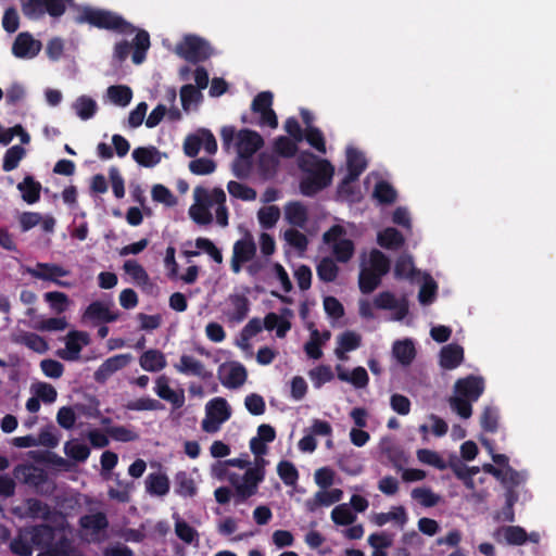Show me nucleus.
Listing matches in <instances>:
<instances>
[{"label":"nucleus","mask_w":556,"mask_h":556,"mask_svg":"<svg viewBox=\"0 0 556 556\" xmlns=\"http://www.w3.org/2000/svg\"><path fill=\"white\" fill-rule=\"evenodd\" d=\"M295 140L280 136L275 140V151L283 157H293L298 152V146Z\"/></svg>","instance_id":"774afa93"},{"label":"nucleus","mask_w":556,"mask_h":556,"mask_svg":"<svg viewBox=\"0 0 556 556\" xmlns=\"http://www.w3.org/2000/svg\"><path fill=\"white\" fill-rule=\"evenodd\" d=\"M390 266V260L384 253L377 249L370 251L368 268L383 277L389 273Z\"/></svg>","instance_id":"de8ad7c7"},{"label":"nucleus","mask_w":556,"mask_h":556,"mask_svg":"<svg viewBox=\"0 0 556 556\" xmlns=\"http://www.w3.org/2000/svg\"><path fill=\"white\" fill-rule=\"evenodd\" d=\"M354 243L350 239H341L333 244V254L336 260L341 263L349 262L354 254Z\"/></svg>","instance_id":"69168bd1"},{"label":"nucleus","mask_w":556,"mask_h":556,"mask_svg":"<svg viewBox=\"0 0 556 556\" xmlns=\"http://www.w3.org/2000/svg\"><path fill=\"white\" fill-rule=\"evenodd\" d=\"M195 203L190 206L189 215L199 225H210L213 216L210 208L213 206L212 192L204 187L198 186L193 190Z\"/></svg>","instance_id":"423d86ee"},{"label":"nucleus","mask_w":556,"mask_h":556,"mask_svg":"<svg viewBox=\"0 0 556 556\" xmlns=\"http://www.w3.org/2000/svg\"><path fill=\"white\" fill-rule=\"evenodd\" d=\"M213 205L217 204L215 214L216 223L222 226H228V208L226 206V193L222 188H214L212 190Z\"/></svg>","instance_id":"37998d69"},{"label":"nucleus","mask_w":556,"mask_h":556,"mask_svg":"<svg viewBox=\"0 0 556 556\" xmlns=\"http://www.w3.org/2000/svg\"><path fill=\"white\" fill-rule=\"evenodd\" d=\"M65 454L78 463H84L90 455V448L87 444L77 441H68L64 446Z\"/></svg>","instance_id":"864d4df0"},{"label":"nucleus","mask_w":556,"mask_h":556,"mask_svg":"<svg viewBox=\"0 0 556 556\" xmlns=\"http://www.w3.org/2000/svg\"><path fill=\"white\" fill-rule=\"evenodd\" d=\"M175 492L182 497H193L197 494L194 480L186 471H178L174 478Z\"/></svg>","instance_id":"79ce46f5"},{"label":"nucleus","mask_w":556,"mask_h":556,"mask_svg":"<svg viewBox=\"0 0 556 556\" xmlns=\"http://www.w3.org/2000/svg\"><path fill=\"white\" fill-rule=\"evenodd\" d=\"M237 138V152L240 155L252 157L264 146L262 136L251 129H241Z\"/></svg>","instance_id":"dca6fc26"},{"label":"nucleus","mask_w":556,"mask_h":556,"mask_svg":"<svg viewBox=\"0 0 556 556\" xmlns=\"http://www.w3.org/2000/svg\"><path fill=\"white\" fill-rule=\"evenodd\" d=\"M229 301L232 306V311L228 314L229 320L232 323L243 321L250 311L249 299L243 294H231Z\"/></svg>","instance_id":"f704fd0d"},{"label":"nucleus","mask_w":556,"mask_h":556,"mask_svg":"<svg viewBox=\"0 0 556 556\" xmlns=\"http://www.w3.org/2000/svg\"><path fill=\"white\" fill-rule=\"evenodd\" d=\"M108 97L114 104L126 106L131 101L132 90L126 85L110 86L108 88Z\"/></svg>","instance_id":"a18cd8bd"},{"label":"nucleus","mask_w":556,"mask_h":556,"mask_svg":"<svg viewBox=\"0 0 556 556\" xmlns=\"http://www.w3.org/2000/svg\"><path fill=\"white\" fill-rule=\"evenodd\" d=\"M464 361V349L459 344H447L441 349L440 365L444 369H455Z\"/></svg>","instance_id":"5701e85b"},{"label":"nucleus","mask_w":556,"mask_h":556,"mask_svg":"<svg viewBox=\"0 0 556 556\" xmlns=\"http://www.w3.org/2000/svg\"><path fill=\"white\" fill-rule=\"evenodd\" d=\"M25 534L29 536L33 546L48 548L54 540V529L47 525H36L25 529Z\"/></svg>","instance_id":"4be33fe9"},{"label":"nucleus","mask_w":556,"mask_h":556,"mask_svg":"<svg viewBox=\"0 0 556 556\" xmlns=\"http://www.w3.org/2000/svg\"><path fill=\"white\" fill-rule=\"evenodd\" d=\"M481 428L490 433H495L498 428V410L493 406L484 407L480 417Z\"/></svg>","instance_id":"052dcab7"},{"label":"nucleus","mask_w":556,"mask_h":556,"mask_svg":"<svg viewBox=\"0 0 556 556\" xmlns=\"http://www.w3.org/2000/svg\"><path fill=\"white\" fill-rule=\"evenodd\" d=\"M454 391L456 395L476 402L484 391V380L473 375L459 378L454 384Z\"/></svg>","instance_id":"9d476101"},{"label":"nucleus","mask_w":556,"mask_h":556,"mask_svg":"<svg viewBox=\"0 0 556 556\" xmlns=\"http://www.w3.org/2000/svg\"><path fill=\"white\" fill-rule=\"evenodd\" d=\"M12 513L21 519L50 520L52 516L50 506L35 497L26 498L22 505L14 507Z\"/></svg>","instance_id":"6e6552de"},{"label":"nucleus","mask_w":556,"mask_h":556,"mask_svg":"<svg viewBox=\"0 0 556 556\" xmlns=\"http://www.w3.org/2000/svg\"><path fill=\"white\" fill-rule=\"evenodd\" d=\"M119 312H112L110 304L102 301L91 302L83 314V320H88L93 324H109L118 320Z\"/></svg>","instance_id":"f8f14e48"},{"label":"nucleus","mask_w":556,"mask_h":556,"mask_svg":"<svg viewBox=\"0 0 556 556\" xmlns=\"http://www.w3.org/2000/svg\"><path fill=\"white\" fill-rule=\"evenodd\" d=\"M285 217L290 225L304 228L308 220V211L301 202L291 201L285 206Z\"/></svg>","instance_id":"b1692460"},{"label":"nucleus","mask_w":556,"mask_h":556,"mask_svg":"<svg viewBox=\"0 0 556 556\" xmlns=\"http://www.w3.org/2000/svg\"><path fill=\"white\" fill-rule=\"evenodd\" d=\"M252 168V157L240 154H238L231 165V170L238 179H247L251 175Z\"/></svg>","instance_id":"e2e57ef3"},{"label":"nucleus","mask_w":556,"mask_h":556,"mask_svg":"<svg viewBox=\"0 0 556 556\" xmlns=\"http://www.w3.org/2000/svg\"><path fill=\"white\" fill-rule=\"evenodd\" d=\"M41 41L35 39L31 34L20 33L12 46V53L18 59H33L40 52Z\"/></svg>","instance_id":"ddd939ff"},{"label":"nucleus","mask_w":556,"mask_h":556,"mask_svg":"<svg viewBox=\"0 0 556 556\" xmlns=\"http://www.w3.org/2000/svg\"><path fill=\"white\" fill-rule=\"evenodd\" d=\"M263 326L268 331L276 330V336L280 339L285 338L291 329V323L289 320L273 312L265 316Z\"/></svg>","instance_id":"a19ab883"},{"label":"nucleus","mask_w":556,"mask_h":556,"mask_svg":"<svg viewBox=\"0 0 556 556\" xmlns=\"http://www.w3.org/2000/svg\"><path fill=\"white\" fill-rule=\"evenodd\" d=\"M298 165L307 175L334 170V167L328 160L319 159L312 152H302L298 159Z\"/></svg>","instance_id":"aec40b11"},{"label":"nucleus","mask_w":556,"mask_h":556,"mask_svg":"<svg viewBox=\"0 0 556 556\" xmlns=\"http://www.w3.org/2000/svg\"><path fill=\"white\" fill-rule=\"evenodd\" d=\"M248 378V371L245 367L238 362L231 363L229 370L224 379H222L223 386L228 389H238L244 384Z\"/></svg>","instance_id":"72a5a7b5"},{"label":"nucleus","mask_w":556,"mask_h":556,"mask_svg":"<svg viewBox=\"0 0 556 556\" xmlns=\"http://www.w3.org/2000/svg\"><path fill=\"white\" fill-rule=\"evenodd\" d=\"M36 439L38 441V445L54 448L60 442V434L53 425H48L40 430L38 438Z\"/></svg>","instance_id":"0e129e2a"},{"label":"nucleus","mask_w":556,"mask_h":556,"mask_svg":"<svg viewBox=\"0 0 556 556\" xmlns=\"http://www.w3.org/2000/svg\"><path fill=\"white\" fill-rule=\"evenodd\" d=\"M72 108L77 116L83 121L92 118L98 111L97 102L91 97L85 94L78 97L74 101Z\"/></svg>","instance_id":"58836bf2"},{"label":"nucleus","mask_w":556,"mask_h":556,"mask_svg":"<svg viewBox=\"0 0 556 556\" xmlns=\"http://www.w3.org/2000/svg\"><path fill=\"white\" fill-rule=\"evenodd\" d=\"M382 276L363 266L358 275V288L363 294H369L381 283Z\"/></svg>","instance_id":"4c0bfd02"},{"label":"nucleus","mask_w":556,"mask_h":556,"mask_svg":"<svg viewBox=\"0 0 556 556\" xmlns=\"http://www.w3.org/2000/svg\"><path fill=\"white\" fill-rule=\"evenodd\" d=\"M25 149L18 144L9 148L3 156V170L11 172L15 169L18 166L21 160L25 156Z\"/></svg>","instance_id":"5fc2aeb1"},{"label":"nucleus","mask_w":556,"mask_h":556,"mask_svg":"<svg viewBox=\"0 0 556 556\" xmlns=\"http://www.w3.org/2000/svg\"><path fill=\"white\" fill-rule=\"evenodd\" d=\"M14 477L30 486H40L47 482V473L43 469L29 464H20L13 470Z\"/></svg>","instance_id":"6ab92c4d"},{"label":"nucleus","mask_w":556,"mask_h":556,"mask_svg":"<svg viewBox=\"0 0 556 556\" xmlns=\"http://www.w3.org/2000/svg\"><path fill=\"white\" fill-rule=\"evenodd\" d=\"M231 412L224 397H215L206 404V418L202 421V429L212 433L218 430L219 425L230 418Z\"/></svg>","instance_id":"39448f33"},{"label":"nucleus","mask_w":556,"mask_h":556,"mask_svg":"<svg viewBox=\"0 0 556 556\" xmlns=\"http://www.w3.org/2000/svg\"><path fill=\"white\" fill-rule=\"evenodd\" d=\"M389 521H394L395 525H397L401 529H403L404 526L408 521V516H407L405 507L394 506V507H392L391 511L378 513V514H375L372 517V522L378 527H382L386 523H388Z\"/></svg>","instance_id":"cd10ccee"},{"label":"nucleus","mask_w":556,"mask_h":556,"mask_svg":"<svg viewBox=\"0 0 556 556\" xmlns=\"http://www.w3.org/2000/svg\"><path fill=\"white\" fill-rule=\"evenodd\" d=\"M90 342L89 334L85 331L72 330L67 334L66 351L60 353V356L67 361H76L79 357L83 345Z\"/></svg>","instance_id":"412c9836"},{"label":"nucleus","mask_w":556,"mask_h":556,"mask_svg":"<svg viewBox=\"0 0 556 556\" xmlns=\"http://www.w3.org/2000/svg\"><path fill=\"white\" fill-rule=\"evenodd\" d=\"M174 368L182 375L195 376L202 380H208L213 376L212 371L207 370L201 361L187 354L180 356L179 363H176Z\"/></svg>","instance_id":"f3484780"},{"label":"nucleus","mask_w":556,"mask_h":556,"mask_svg":"<svg viewBox=\"0 0 556 556\" xmlns=\"http://www.w3.org/2000/svg\"><path fill=\"white\" fill-rule=\"evenodd\" d=\"M73 0H27L23 4V13L30 20H39L48 13L52 17L62 16Z\"/></svg>","instance_id":"20e7f679"},{"label":"nucleus","mask_w":556,"mask_h":556,"mask_svg":"<svg viewBox=\"0 0 556 556\" xmlns=\"http://www.w3.org/2000/svg\"><path fill=\"white\" fill-rule=\"evenodd\" d=\"M131 48H134L131 60L135 64H141L147 56L150 48V35L144 29H139L132 40Z\"/></svg>","instance_id":"473e14b6"},{"label":"nucleus","mask_w":556,"mask_h":556,"mask_svg":"<svg viewBox=\"0 0 556 556\" xmlns=\"http://www.w3.org/2000/svg\"><path fill=\"white\" fill-rule=\"evenodd\" d=\"M333 174L334 170H327L306 175L300 181L301 193L305 197L315 195L331 184Z\"/></svg>","instance_id":"2eb2a0df"},{"label":"nucleus","mask_w":556,"mask_h":556,"mask_svg":"<svg viewBox=\"0 0 556 556\" xmlns=\"http://www.w3.org/2000/svg\"><path fill=\"white\" fill-rule=\"evenodd\" d=\"M139 364L143 370L151 372L160 371L167 365L165 355L155 349L143 352L139 358Z\"/></svg>","instance_id":"bb28decb"},{"label":"nucleus","mask_w":556,"mask_h":556,"mask_svg":"<svg viewBox=\"0 0 556 556\" xmlns=\"http://www.w3.org/2000/svg\"><path fill=\"white\" fill-rule=\"evenodd\" d=\"M20 343L39 354L46 353L49 349L48 342L35 332H25L21 336Z\"/></svg>","instance_id":"13d9d810"},{"label":"nucleus","mask_w":556,"mask_h":556,"mask_svg":"<svg viewBox=\"0 0 556 556\" xmlns=\"http://www.w3.org/2000/svg\"><path fill=\"white\" fill-rule=\"evenodd\" d=\"M26 271L36 279L51 281L60 287L67 288L71 286L68 282L59 279L68 276L70 271L58 264L38 262L36 267H27Z\"/></svg>","instance_id":"1a4fd4ad"},{"label":"nucleus","mask_w":556,"mask_h":556,"mask_svg":"<svg viewBox=\"0 0 556 556\" xmlns=\"http://www.w3.org/2000/svg\"><path fill=\"white\" fill-rule=\"evenodd\" d=\"M280 217V210L276 205L262 207L257 213V218L264 229L273 228Z\"/></svg>","instance_id":"bf43d9fd"},{"label":"nucleus","mask_w":556,"mask_h":556,"mask_svg":"<svg viewBox=\"0 0 556 556\" xmlns=\"http://www.w3.org/2000/svg\"><path fill=\"white\" fill-rule=\"evenodd\" d=\"M277 473L286 485L293 486L299 480V471L293 463L281 460L277 465Z\"/></svg>","instance_id":"3c124183"},{"label":"nucleus","mask_w":556,"mask_h":556,"mask_svg":"<svg viewBox=\"0 0 556 556\" xmlns=\"http://www.w3.org/2000/svg\"><path fill=\"white\" fill-rule=\"evenodd\" d=\"M415 276L414 262L410 255L402 254L397 257L394 266L396 279H409Z\"/></svg>","instance_id":"09e8293b"},{"label":"nucleus","mask_w":556,"mask_h":556,"mask_svg":"<svg viewBox=\"0 0 556 556\" xmlns=\"http://www.w3.org/2000/svg\"><path fill=\"white\" fill-rule=\"evenodd\" d=\"M78 24H89L99 29H105L122 35H131L136 31V27L126 21L121 14L92 7H84L80 9L76 17Z\"/></svg>","instance_id":"f257e3e1"},{"label":"nucleus","mask_w":556,"mask_h":556,"mask_svg":"<svg viewBox=\"0 0 556 556\" xmlns=\"http://www.w3.org/2000/svg\"><path fill=\"white\" fill-rule=\"evenodd\" d=\"M131 155L143 167H154L162 159L161 152L153 146L136 148Z\"/></svg>","instance_id":"c756f323"},{"label":"nucleus","mask_w":556,"mask_h":556,"mask_svg":"<svg viewBox=\"0 0 556 556\" xmlns=\"http://www.w3.org/2000/svg\"><path fill=\"white\" fill-rule=\"evenodd\" d=\"M331 519L336 525L349 526L355 521L356 516L346 504H340L332 509Z\"/></svg>","instance_id":"338daca9"},{"label":"nucleus","mask_w":556,"mask_h":556,"mask_svg":"<svg viewBox=\"0 0 556 556\" xmlns=\"http://www.w3.org/2000/svg\"><path fill=\"white\" fill-rule=\"evenodd\" d=\"M374 195L381 204H392L396 200L395 189L387 181H379L375 186Z\"/></svg>","instance_id":"680f3d73"},{"label":"nucleus","mask_w":556,"mask_h":556,"mask_svg":"<svg viewBox=\"0 0 556 556\" xmlns=\"http://www.w3.org/2000/svg\"><path fill=\"white\" fill-rule=\"evenodd\" d=\"M392 354L401 365L408 366L416 356V349L413 341L409 339L395 341L392 348Z\"/></svg>","instance_id":"2f4dec72"},{"label":"nucleus","mask_w":556,"mask_h":556,"mask_svg":"<svg viewBox=\"0 0 556 556\" xmlns=\"http://www.w3.org/2000/svg\"><path fill=\"white\" fill-rule=\"evenodd\" d=\"M361 344V334L352 330H346L338 337V346L334 353L339 359L345 361L348 358L345 353L358 349Z\"/></svg>","instance_id":"393cba45"},{"label":"nucleus","mask_w":556,"mask_h":556,"mask_svg":"<svg viewBox=\"0 0 556 556\" xmlns=\"http://www.w3.org/2000/svg\"><path fill=\"white\" fill-rule=\"evenodd\" d=\"M317 276L321 281L332 282L337 279L339 267L330 257H324L317 265Z\"/></svg>","instance_id":"8fccbe9b"},{"label":"nucleus","mask_w":556,"mask_h":556,"mask_svg":"<svg viewBox=\"0 0 556 556\" xmlns=\"http://www.w3.org/2000/svg\"><path fill=\"white\" fill-rule=\"evenodd\" d=\"M175 51L180 58L193 64L206 61L213 53L210 43L197 35L185 36Z\"/></svg>","instance_id":"7ed1b4c3"},{"label":"nucleus","mask_w":556,"mask_h":556,"mask_svg":"<svg viewBox=\"0 0 556 556\" xmlns=\"http://www.w3.org/2000/svg\"><path fill=\"white\" fill-rule=\"evenodd\" d=\"M274 94L270 91H262L255 96L252 101L251 110L260 114L261 126L276 128L278 126V118L275 111L271 109Z\"/></svg>","instance_id":"0eeeda50"},{"label":"nucleus","mask_w":556,"mask_h":556,"mask_svg":"<svg viewBox=\"0 0 556 556\" xmlns=\"http://www.w3.org/2000/svg\"><path fill=\"white\" fill-rule=\"evenodd\" d=\"M410 496L426 508L434 507L441 501L440 495L432 492L431 489L425 486L413 489Z\"/></svg>","instance_id":"49530a36"},{"label":"nucleus","mask_w":556,"mask_h":556,"mask_svg":"<svg viewBox=\"0 0 556 556\" xmlns=\"http://www.w3.org/2000/svg\"><path fill=\"white\" fill-rule=\"evenodd\" d=\"M227 190L231 197L242 201H254L257 197L253 188L235 180L227 184Z\"/></svg>","instance_id":"603ef678"},{"label":"nucleus","mask_w":556,"mask_h":556,"mask_svg":"<svg viewBox=\"0 0 556 556\" xmlns=\"http://www.w3.org/2000/svg\"><path fill=\"white\" fill-rule=\"evenodd\" d=\"M377 243L387 250H399L405 243V238L400 230L394 227H387L378 232Z\"/></svg>","instance_id":"a878e982"},{"label":"nucleus","mask_w":556,"mask_h":556,"mask_svg":"<svg viewBox=\"0 0 556 556\" xmlns=\"http://www.w3.org/2000/svg\"><path fill=\"white\" fill-rule=\"evenodd\" d=\"M265 478V469L258 467H249L244 475L240 478L232 473L229 476V482L235 489V504L245 503L251 496L255 495L258 484Z\"/></svg>","instance_id":"f03ea898"},{"label":"nucleus","mask_w":556,"mask_h":556,"mask_svg":"<svg viewBox=\"0 0 556 556\" xmlns=\"http://www.w3.org/2000/svg\"><path fill=\"white\" fill-rule=\"evenodd\" d=\"M33 547L29 536L25 534V530L10 542V551L17 556H31Z\"/></svg>","instance_id":"6e6d98bb"},{"label":"nucleus","mask_w":556,"mask_h":556,"mask_svg":"<svg viewBox=\"0 0 556 556\" xmlns=\"http://www.w3.org/2000/svg\"><path fill=\"white\" fill-rule=\"evenodd\" d=\"M346 167L348 174L345 175L339 187L340 190H343L345 186L357 180L358 177L366 169L367 161L364 154L355 148H349L346 150Z\"/></svg>","instance_id":"9b49d317"},{"label":"nucleus","mask_w":556,"mask_h":556,"mask_svg":"<svg viewBox=\"0 0 556 556\" xmlns=\"http://www.w3.org/2000/svg\"><path fill=\"white\" fill-rule=\"evenodd\" d=\"M79 526L85 530H90L92 534H99L109 527V520L104 513L98 511L81 516Z\"/></svg>","instance_id":"c9c22d12"},{"label":"nucleus","mask_w":556,"mask_h":556,"mask_svg":"<svg viewBox=\"0 0 556 556\" xmlns=\"http://www.w3.org/2000/svg\"><path fill=\"white\" fill-rule=\"evenodd\" d=\"M17 189L22 193V199L28 204H34L40 199L41 185L33 176H26L17 185Z\"/></svg>","instance_id":"e433bc0d"},{"label":"nucleus","mask_w":556,"mask_h":556,"mask_svg":"<svg viewBox=\"0 0 556 556\" xmlns=\"http://www.w3.org/2000/svg\"><path fill=\"white\" fill-rule=\"evenodd\" d=\"M255 253L256 245L252 238L240 239L233 244L232 255L245 263L251 261Z\"/></svg>","instance_id":"c03bdc74"},{"label":"nucleus","mask_w":556,"mask_h":556,"mask_svg":"<svg viewBox=\"0 0 556 556\" xmlns=\"http://www.w3.org/2000/svg\"><path fill=\"white\" fill-rule=\"evenodd\" d=\"M154 391L160 399L169 402L175 409L181 408L185 404L184 390H173L169 387V379L165 375L157 377Z\"/></svg>","instance_id":"a211bd4d"},{"label":"nucleus","mask_w":556,"mask_h":556,"mask_svg":"<svg viewBox=\"0 0 556 556\" xmlns=\"http://www.w3.org/2000/svg\"><path fill=\"white\" fill-rule=\"evenodd\" d=\"M146 490L151 495L164 496L169 492V479L165 473L152 472L146 478Z\"/></svg>","instance_id":"7c9ffc66"},{"label":"nucleus","mask_w":556,"mask_h":556,"mask_svg":"<svg viewBox=\"0 0 556 556\" xmlns=\"http://www.w3.org/2000/svg\"><path fill=\"white\" fill-rule=\"evenodd\" d=\"M45 301L49 303L51 309L56 314L64 313L70 305L68 296L60 291L45 293Z\"/></svg>","instance_id":"4d7b16f0"},{"label":"nucleus","mask_w":556,"mask_h":556,"mask_svg":"<svg viewBox=\"0 0 556 556\" xmlns=\"http://www.w3.org/2000/svg\"><path fill=\"white\" fill-rule=\"evenodd\" d=\"M132 361L130 354H117L106 358L94 371L98 383H104L113 374L125 368Z\"/></svg>","instance_id":"4468645a"},{"label":"nucleus","mask_w":556,"mask_h":556,"mask_svg":"<svg viewBox=\"0 0 556 556\" xmlns=\"http://www.w3.org/2000/svg\"><path fill=\"white\" fill-rule=\"evenodd\" d=\"M342 495L343 492L340 489H332L330 491H318L315 493L313 500L306 502L307 509L309 511H314L320 506H330L341 501Z\"/></svg>","instance_id":"c85d7f7f"},{"label":"nucleus","mask_w":556,"mask_h":556,"mask_svg":"<svg viewBox=\"0 0 556 556\" xmlns=\"http://www.w3.org/2000/svg\"><path fill=\"white\" fill-rule=\"evenodd\" d=\"M37 556H76V549L72 541L63 535Z\"/></svg>","instance_id":"ea45409f"}]
</instances>
